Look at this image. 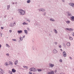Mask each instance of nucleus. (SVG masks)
<instances>
[{
    "label": "nucleus",
    "mask_w": 74,
    "mask_h": 74,
    "mask_svg": "<svg viewBox=\"0 0 74 74\" xmlns=\"http://www.w3.org/2000/svg\"><path fill=\"white\" fill-rule=\"evenodd\" d=\"M20 12L21 15H23L25 14V11L23 10H21L20 11Z\"/></svg>",
    "instance_id": "f257e3e1"
},
{
    "label": "nucleus",
    "mask_w": 74,
    "mask_h": 74,
    "mask_svg": "<svg viewBox=\"0 0 74 74\" xmlns=\"http://www.w3.org/2000/svg\"><path fill=\"white\" fill-rule=\"evenodd\" d=\"M30 70L32 71H36V69H35L34 68H32L30 69Z\"/></svg>",
    "instance_id": "f03ea898"
},
{
    "label": "nucleus",
    "mask_w": 74,
    "mask_h": 74,
    "mask_svg": "<svg viewBox=\"0 0 74 74\" xmlns=\"http://www.w3.org/2000/svg\"><path fill=\"white\" fill-rule=\"evenodd\" d=\"M54 72L53 71H51L50 72H48V74H54Z\"/></svg>",
    "instance_id": "7ed1b4c3"
},
{
    "label": "nucleus",
    "mask_w": 74,
    "mask_h": 74,
    "mask_svg": "<svg viewBox=\"0 0 74 74\" xmlns=\"http://www.w3.org/2000/svg\"><path fill=\"white\" fill-rule=\"evenodd\" d=\"M63 56H64V57H66V52L64 51L63 53Z\"/></svg>",
    "instance_id": "20e7f679"
},
{
    "label": "nucleus",
    "mask_w": 74,
    "mask_h": 74,
    "mask_svg": "<svg viewBox=\"0 0 74 74\" xmlns=\"http://www.w3.org/2000/svg\"><path fill=\"white\" fill-rule=\"evenodd\" d=\"M10 26H11V27H13L14 26V23H12L10 24Z\"/></svg>",
    "instance_id": "39448f33"
},
{
    "label": "nucleus",
    "mask_w": 74,
    "mask_h": 74,
    "mask_svg": "<svg viewBox=\"0 0 74 74\" xmlns=\"http://www.w3.org/2000/svg\"><path fill=\"white\" fill-rule=\"evenodd\" d=\"M69 4L71 6H72V7H74V4L73 3H69Z\"/></svg>",
    "instance_id": "423d86ee"
},
{
    "label": "nucleus",
    "mask_w": 74,
    "mask_h": 74,
    "mask_svg": "<svg viewBox=\"0 0 74 74\" xmlns=\"http://www.w3.org/2000/svg\"><path fill=\"white\" fill-rule=\"evenodd\" d=\"M50 67H53V66H54V65L52 64H50V65H49Z\"/></svg>",
    "instance_id": "0eeeda50"
},
{
    "label": "nucleus",
    "mask_w": 74,
    "mask_h": 74,
    "mask_svg": "<svg viewBox=\"0 0 74 74\" xmlns=\"http://www.w3.org/2000/svg\"><path fill=\"white\" fill-rule=\"evenodd\" d=\"M12 71L13 73H15L16 72V70L14 69H12Z\"/></svg>",
    "instance_id": "6e6552de"
},
{
    "label": "nucleus",
    "mask_w": 74,
    "mask_h": 74,
    "mask_svg": "<svg viewBox=\"0 0 74 74\" xmlns=\"http://www.w3.org/2000/svg\"><path fill=\"white\" fill-rule=\"evenodd\" d=\"M53 52L54 53H57V51H56V50H53Z\"/></svg>",
    "instance_id": "1a4fd4ad"
},
{
    "label": "nucleus",
    "mask_w": 74,
    "mask_h": 74,
    "mask_svg": "<svg viewBox=\"0 0 74 74\" xmlns=\"http://www.w3.org/2000/svg\"><path fill=\"white\" fill-rule=\"evenodd\" d=\"M40 11H45L44 10V9H40L39 10Z\"/></svg>",
    "instance_id": "9d476101"
},
{
    "label": "nucleus",
    "mask_w": 74,
    "mask_h": 74,
    "mask_svg": "<svg viewBox=\"0 0 74 74\" xmlns=\"http://www.w3.org/2000/svg\"><path fill=\"white\" fill-rule=\"evenodd\" d=\"M66 45L67 46H70V43L69 42H68L66 44Z\"/></svg>",
    "instance_id": "9b49d317"
},
{
    "label": "nucleus",
    "mask_w": 74,
    "mask_h": 74,
    "mask_svg": "<svg viewBox=\"0 0 74 74\" xmlns=\"http://www.w3.org/2000/svg\"><path fill=\"white\" fill-rule=\"evenodd\" d=\"M9 64H10L11 66H12V64H13V63L12 62H9Z\"/></svg>",
    "instance_id": "f8f14e48"
},
{
    "label": "nucleus",
    "mask_w": 74,
    "mask_h": 74,
    "mask_svg": "<svg viewBox=\"0 0 74 74\" xmlns=\"http://www.w3.org/2000/svg\"><path fill=\"white\" fill-rule=\"evenodd\" d=\"M25 33L27 34V31L26 30H24Z\"/></svg>",
    "instance_id": "ddd939ff"
},
{
    "label": "nucleus",
    "mask_w": 74,
    "mask_h": 74,
    "mask_svg": "<svg viewBox=\"0 0 74 74\" xmlns=\"http://www.w3.org/2000/svg\"><path fill=\"white\" fill-rule=\"evenodd\" d=\"M18 64V61L16 60V61H15L14 63V64L15 65H16V64Z\"/></svg>",
    "instance_id": "4468645a"
},
{
    "label": "nucleus",
    "mask_w": 74,
    "mask_h": 74,
    "mask_svg": "<svg viewBox=\"0 0 74 74\" xmlns=\"http://www.w3.org/2000/svg\"><path fill=\"white\" fill-rule=\"evenodd\" d=\"M18 33H21L22 32V30L18 31Z\"/></svg>",
    "instance_id": "2eb2a0df"
},
{
    "label": "nucleus",
    "mask_w": 74,
    "mask_h": 74,
    "mask_svg": "<svg viewBox=\"0 0 74 74\" xmlns=\"http://www.w3.org/2000/svg\"><path fill=\"white\" fill-rule=\"evenodd\" d=\"M23 25H28V24L27 23H26L24 22L23 23Z\"/></svg>",
    "instance_id": "dca6fc26"
},
{
    "label": "nucleus",
    "mask_w": 74,
    "mask_h": 74,
    "mask_svg": "<svg viewBox=\"0 0 74 74\" xmlns=\"http://www.w3.org/2000/svg\"><path fill=\"white\" fill-rule=\"evenodd\" d=\"M71 20H74V16H72L71 17Z\"/></svg>",
    "instance_id": "f3484780"
},
{
    "label": "nucleus",
    "mask_w": 74,
    "mask_h": 74,
    "mask_svg": "<svg viewBox=\"0 0 74 74\" xmlns=\"http://www.w3.org/2000/svg\"><path fill=\"white\" fill-rule=\"evenodd\" d=\"M69 39L70 40H73V38L72 37H70L69 38Z\"/></svg>",
    "instance_id": "a211bd4d"
},
{
    "label": "nucleus",
    "mask_w": 74,
    "mask_h": 74,
    "mask_svg": "<svg viewBox=\"0 0 74 74\" xmlns=\"http://www.w3.org/2000/svg\"><path fill=\"white\" fill-rule=\"evenodd\" d=\"M23 67L24 68H25V69H28V67L27 66H24Z\"/></svg>",
    "instance_id": "6ab92c4d"
},
{
    "label": "nucleus",
    "mask_w": 74,
    "mask_h": 74,
    "mask_svg": "<svg viewBox=\"0 0 74 74\" xmlns=\"http://www.w3.org/2000/svg\"><path fill=\"white\" fill-rule=\"evenodd\" d=\"M69 31H73V29L71 28L69 29Z\"/></svg>",
    "instance_id": "aec40b11"
},
{
    "label": "nucleus",
    "mask_w": 74,
    "mask_h": 74,
    "mask_svg": "<svg viewBox=\"0 0 74 74\" xmlns=\"http://www.w3.org/2000/svg\"><path fill=\"white\" fill-rule=\"evenodd\" d=\"M27 3H29L30 2V0H28L27 1Z\"/></svg>",
    "instance_id": "412c9836"
},
{
    "label": "nucleus",
    "mask_w": 74,
    "mask_h": 74,
    "mask_svg": "<svg viewBox=\"0 0 74 74\" xmlns=\"http://www.w3.org/2000/svg\"><path fill=\"white\" fill-rule=\"evenodd\" d=\"M6 47H10V46L8 44H6Z\"/></svg>",
    "instance_id": "4be33fe9"
},
{
    "label": "nucleus",
    "mask_w": 74,
    "mask_h": 74,
    "mask_svg": "<svg viewBox=\"0 0 74 74\" xmlns=\"http://www.w3.org/2000/svg\"><path fill=\"white\" fill-rule=\"evenodd\" d=\"M68 16H71V14H68Z\"/></svg>",
    "instance_id": "5701e85b"
},
{
    "label": "nucleus",
    "mask_w": 74,
    "mask_h": 74,
    "mask_svg": "<svg viewBox=\"0 0 74 74\" xmlns=\"http://www.w3.org/2000/svg\"><path fill=\"white\" fill-rule=\"evenodd\" d=\"M5 64H6V66H8V65H9V64H8V62H6L5 63Z\"/></svg>",
    "instance_id": "b1692460"
},
{
    "label": "nucleus",
    "mask_w": 74,
    "mask_h": 74,
    "mask_svg": "<svg viewBox=\"0 0 74 74\" xmlns=\"http://www.w3.org/2000/svg\"><path fill=\"white\" fill-rule=\"evenodd\" d=\"M3 70L1 69H0V73H3Z\"/></svg>",
    "instance_id": "393cba45"
},
{
    "label": "nucleus",
    "mask_w": 74,
    "mask_h": 74,
    "mask_svg": "<svg viewBox=\"0 0 74 74\" xmlns=\"http://www.w3.org/2000/svg\"><path fill=\"white\" fill-rule=\"evenodd\" d=\"M10 7V5H8V10H9Z\"/></svg>",
    "instance_id": "a878e982"
},
{
    "label": "nucleus",
    "mask_w": 74,
    "mask_h": 74,
    "mask_svg": "<svg viewBox=\"0 0 74 74\" xmlns=\"http://www.w3.org/2000/svg\"><path fill=\"white\" fill-rule=\"evenodd\" d=\"M20 38V40H21V41L23 40V38L22 37H21Z\"/></svg>",
    "instance_id": "bb28decb"
},
{
    "label": "nucleus",
    "mask_w": 74,
    "mask_h": 74,
    "mask_svg": "<svg viewBox=\"0 0 74 74\" xmlns=\"http://www.w3.org/2000/svg\"><path fill=\"white\" fill-rule=\"evenodd\" d=\"M54 31L56 33H58V32H57V31L55 29H54Z\"/></svg>",
    "instance_id": "cd10ccee"
},
{
    "label": "nucleus",
    "mask_w": 74,
    "mask_h": 74,
    "mask_svg": "<svg viewBox=\"0 0 74 74\" xmlns=\"http://www.w3.org/2000/svg\"><path fill=\"white\" fill-rule=\"evenodd\" d=\"M67 23H70V21H67L66 22Z\"/></svg>",
    "instance_id": "c85d7f7f"
},
{
    "label": "nucleus",
    "mask_w": 74,
    "mask_h": 74,
    "mask_svg": "<svg viewBox=\"0 0 74 74\" xmlns=\"http://www.w3.org/2000/svg\"><path fill=\"white\" fill-rule=\"evenodd\" d=\"M50 21H55V20H53V19H51Z\"/></svg>",
    "instance_id": "c756f323"
},
{
    "label": "nucleus",
    "mask_w": 74,
    "mask_h": 74,
    "mask_svg": "<svg viewBox=\"0 0 74 74\" xmlns=\"http://www.w3.org/2000/svg\"><path fill=\"white\" fill-rule=\"evenodd\" d=\"M9 73L11 74H12V72L11 71H9Z\"/></svg>",
    "instance_id": "7c9ffc66"
},
{
    "label": "nucleus",
    "mask_w": 74,
    "mask_h": 74,
    "mask_svg": "<svg viewBox=\"0 0 74 74\" xmlns=\"http://www.w3.org/2000/svg\"><path fill=\"white\" fill-rule=\"evenodd\" d=\"M1 29H4V27H1Z\"/></svg>",
    "instance_id": "2f4dec72"
},
{
    "label": "nucleus",
    "mask_w": 74,
    "mask_h": 74,
    "mask_svg": "<svg viewBox=\"0 0 74 74\" xmlns=\"http://www.w3.org/2000/svg\"><path fill=\"white\" fill-rule=\"evenodd\" d=\"M12 40L14 41H16V39H13Z\"/></svg>",
    "instance_id": "473e14b6"
},
{
    "label": "nucleus",
    "mask_w": 74,
    "mask_h": 74,
    "mask_svg": "<svg viewBox=\"0 0 74 74\" xmlns=\"http://www.w3.org/2000/svg\"><path fill=\"white\" fill-rule=\"evenodd\" d=\"M38 71H41V69H38Z\"/></svg>",
    "instance_id": "72a5a7b5"
},
{
    "label": "nucleus",
    "mask_w": 74,
    "mask_h": 74,
    "mask_svg": "<svg viewBox=\"0 0 74 74\" xmlns=\"http://www.w3.org/2000/svg\"><path fill=\"white\" fill-rule=\"evenodd\" d=\"M72 36H74V33H72Z\"/></svg>",
    "instance_id": "f704fd0d"
},
{
    "label": "nucleus",
    "mask_w": 74,
    "mask_h": 74,
    "mask_svg": "<svg viewBox=\"0 0 74 74\" xmlns=\"http://www.w3.org/2000/svg\"><path fill=\"white\" fill-rule=\"evenodd\" d=\"M9 32H10V33H11V32H12V30H9Z\"/></svg>",
    "instance_id": "c9c22d12"
},
{
    "label": "nucleus",
    "mask_w": 74,
    "mask_h": 74,
    "mask_svg": "<svg viewBox=\"0 0 74 74\" xmlns=\"http://www.w3.org/2000/svg\"><path fill=\"white\" fill-rule=\"evenodd\" d=\"M29 74H32V72L30 71L29 72Z\"/></svg>",
    "instance_id": "e433bc0d"
},
{
    "label": "nucleus",
    "mask_w": 74,
    "mask_h": 74,
    "mask_svg": "<svg viewBox=\"0 0 74 74\" xmlns=\"http://www.w3.org/2000/svg\"><path fill=\"white\" fill-rule=\"evenodd\" d=\"M66 30H69V28H66Z\"/></svg>",
    "instance_id": "4c0bfd02"
},
{
    "label": "nucleus",
    "mask_w": 74,
    "mask_h": 74,
    "mask_svg": "<svg viewBox=\"0 0 74 74\" xmlns=\"http://www.w3.org/2000/svg\"><path fill=\"white\" fill-rule=\"evenodd\" d=\"M60 62H62V59H60Z\"/></svg>",
    "instance_id": "58836bf2"
},
{
    "label": "nucleus",
    "mask_w": 74,
    "mask_h": 74,
    "mask_svg": "<svg viewBox=\"0 0 74 74\" xmlns=\"http://www.w3.org/2000/svg\"><path fill=\"white\" fill-rule=\"evenodd\" d=\"M59 47L60 48H62V46H61V45H60L59 46Z\"/></svg>",
    "instance_id": "ea45409f"
},
{
    "label": "nucleus",
    "mask_w": 74,
    "mask_h": 74,
    "mask_svg": "<svg viewBox=\"0 0 74 74\" xmlns=\"http://www.w3.org/2000/svg\"><path fill=\"white\" fill-rule=\"evenodd\" d=\"M7 56H9V54L8 53H7L6 54Z\"/></svg>",
    "instance_id": "a19ab883"
},
{
    "label": "nucleus",
    "mask_w": 74,
    "mask_h": 74,
    "mask_svg": "<svg viewBox=\"0 0 74 74\" xmlns=\"http://www.w3.org/2000/svg\"><path fill=\"white\" fill-rule=\"evenodd\" d=\"M58 43H57V42H55V44H56V45H57Z\"/></svg>",
    "instance_id": "79ce46f5"
},
{
    "label": "nucleus",
    "mask_w": 74,
    "mask_h": 74,
    "mask_svg": "<svg viewBox=\"0 0 74 74\" xmlns=\"http://www.w3.org/2000/svg\"><path fill=\"white\" fill-rule=\"evenodd\" d=\"M2 35H3V34H2V33H1V36H2Z\"/></svg>",
    "instance_id": "37998d69"
},
{
    "label": "nucleus",
    "mask_w": 74,
    "mask_h": 74,
    "mask_svg": "<svg viewBox=\"0 0 74 74\" xmlns=\"http://www.w3.org/2000/svg\"><path fill=\"white\" fill-rule=\"evenodd\" d=\"M1 45H0V48H1Z\"/></svg>",
    "instance_id": "c03bdc74"
},
{
    "label": "nucleus",
    "mask_w": 74,
    "mask_h": 74,
    "mask_svg": "<svg viewBox=\"0 0 74 74\" xmlns=\"http://www.w3.org/2000/svg\"><path fill=\"white\" fill-rule=\"evenodd\" d=\"M57 71H55V73H56Z\"/></svg>",
    "instance_id": "a18cd8bd"
},
{
    "label": "nucleus",
    "mask_w": 74,
    "mask_h": 74,
    "mask_svg": "<svg viewBox=\"0 0 74 74\" xmlns=\"http://www.w3.org/2000/svg\"><path fill=\"white\" fill-rule=\"evenodd\" d=\"M62 1L63 2H64V0H62Z\"/></svg>",
    "instance_id": "49530a36"
},
{
    "label": "nucleus",
    "mask_w": 74,
    "mask_h": 74,
    "mask_svg": "<svg viewBox=\"0 0 74 74\" xmlns=\"http://www.w3.org/2000/svg\"><path fill=\"white\" fill-rule=\"evenodd\" d=\"M45 14H46V13H44V15H45Z\"/></svg>",
    "instance_id": "de8ad7c7"
},
{
    "label": "nucleus",
    "mask_w": 74,
    "mask_h": 74,
    "mask_svg": "<svg viewBox=\"0 0 74 74\" xmlns=\"http://www.w3.org/2000/svg\"><path fill=\"white\" fill-rule=\"evenodd\" d=\"M14 25V24H15V23H13Z\"/></svg>",
    "instance_id": "09e8293b"
},
{
    "label": "nucleus",
    "mask_w": 74,
    "mask_h": 74,
    "mask_svg": "<svg viewBox=\"0 0 74 74\" xmlns=\"http://www.w3.org/2000/svg\"><path fill=\"white\" fill-rule=\"evenodd\" d=\"M70 59H71V57H70Z\"/></svg>",
    "instance_id": "8fccbe9b"
},
{
    "label": "nucleus",
    "mask_w": 74,
    "mask_h": 74,
    "mask_svg": "<svg viewBox=\"0 0 74 74\" xmlns=\"http://www.w3.org/2000/svg\"><path fill=\"white\" fill-rule=\"evenodd\" d=\"M61 51H62V49H60Z\"/></svg>",
    "instance_id": "3c124183"
},
{
    "label": "nucleus",
    "mask_w": 74,
    "mask_h": 74,
    "mask_svg": "<svg viewBox=\"0 0 74 74\" xmlns=\"http://www.w3.org/2000/svg\"><path fill=\"white\" fill-rule=\"evenodd\" d=\"M6 16H5V17H6Z\"/></svg>",
    "instance_id": "603ef678"
},
{
    "label": "nucleus",
    "mask_w": 74,
    "mask_h": 74,
    "mask_svg": "<svg viewBox=\"0 0 74 74\" xmlns=\"http://www.w3.org/2000/svg\"><path fill=\"white\" fill-rule=\"evenodd\" d=\"M25 37V36H23V37Z\"/></svg>",
    "instance_id": "864d4df0"
},
{
    "label": "nucleus",
    "mask_w": 74,
    "mask_h": 74,
    "mask_svg": "<svg viewBox=\"0 0 74 74\" xmlns=\"http://www.w3.org/2000/svg\"><path fill=\"white\" fill-rule=\"evenodd\" d=\"M29 22H30V21H29Z\"/></svg>",
    "instance_id": "5fc2aeb1"
}]
</instances>
